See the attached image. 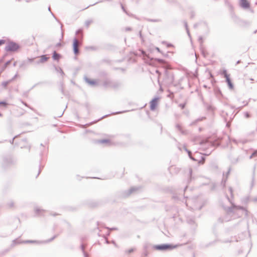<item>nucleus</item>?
<instances>
[{"mask_svg": "<svg viewBox=\"0 0 257 257\" xmlns=\"http://www.w3.org/2000/svg\"><path fill=\"white\" fill-rule=\"evenodd\" d=\"M240 5L241 7L244 9H248L249 8V3L247 0H240Z\"/></svg>", "mask_w": 257, "mask_h": 257, "instance_id": "obj_5", "label": "nucleus"}, {"mask_svg": "<svg viewBox=\"0 0 257 257\" xmlns=\"http://www.w3.org/2000/svg\"><path fill=\"white\" fill-rule=\"evenodd\" d=\"M49 57H48L46 55H42L40 57V62L41 63H44L47 61Z\"/></svg>", "mask_w": 257, "mask_h": 257, "instance_id": "obj_7", "label": "nucleus"}, {"mask_svg": "<svg viewBox=\"0 0 257 257\" xmlns=\"http://www.w3.org/2000/svg\"><path fill=\"white\" fill-rule=\"evenodd\" d=\"M5 41L4 40H0V45H2V44H4L5 43Z\"/></svg>", "mask_w": 257, "mask_h": 257, "instance_id": "obj_11", "label": "nucleus"}, {"mask_svg": "<svg viewBox=\"0 0 257 257\" xmlns=\"http://www.w3.org/2000/svg\"><path fill=\"white\" fill-rule=\"evenodd\" d=\"M61 58V55L57 53L55 51L53 53V58L55 60L58 61Z\"/></svg>", "mask_w": 257, "mask_h": 257, "instance_id": "obj_6", "label": "nucleus"}, {"mask_svg": "<svg viewBox=\"0 0 257 257\" xmlns=\"http://www.w3.org/2000/svg\"><path fill=\"white\" fill-rule=\"evenodd\" d=\"M79 42L77 39H74L73 41V48L75 54H78L79 53L78 50Z\"/></svg>", "mask_w": 257, "mask_h": 257, "instance_id": "obj_4", "label": "nucleus"}, {"mask_svg": "<svg viewBox=\"0 0 257 257\" xmlns=\"http://www.w3.org/2000/svg\"><path fill=\"white\" fill-rule=\"evenodd\" d=\"M6 49L8 51H15L19 49V46L15 43L11 42L8 44Z\"/></svg>", "mask_w": 257, "mask_h": 257, "instance_id": "obj_1", "label": "nucleus"}, {"mask_svg": "<svg viewBox=\"0 0 257 257\" xmlns=\"http://www.w3.org/2000/svg\"><path fill=\"white\" fill-rule=\"evenodd\" d=\"M100 143H109L110 140H102L99 141Z\"/></svg>", "mask_w": 257, "mask_h": 257, "instance_id": "obj_9", "label": "nucleus"}, {"mask_svg": "<svg viewBox=\"0 0 257 257\" xmlns=\"http://www.w3.org/2000/svg\"><path fill=\"white\" fill-rule=\"evenodd\" d=\"M86 81L87 83H88L89 84H90L91 85H95L97 84V82L95 80L87 79Z\"/></svg>", "mask_w": 257, "mask_h": 257, "instance_id": "obj_8", "label": "nucleus"}, {"mask_svg": "<svg viewBox=\"0 0 257 257\" xmlns=\"http://www.w3.org/2000/svg\"><path fill=\"white\" fill-rule=\"evenodd\" d=\"M8 105L7 103L4 101L0 102V106L6 107Z\"/></svg>", "mask_w": 257, "mask_h": 257, "instance_id": "obj_10", "label": "nucleus"}, {"mask_svg": "<svg viewBox=\"0 0 257 257\" xmlns=\"http://www.w3.org/2000/svg\"><path fill=\"white\" fill-rule=\"evenodd\" d=\"M222 74L224 75V77L226 78V80L228 84V87L230 89H232L233 88V85L229 78V75L227 74V71L223 70Z\"/></svg>", "mask_w": 257, "mask_h": 257, "instance_id": "obj_2", "label": "nucleus"}, {"mask_svg": "<svg viewBox=\"0 0 257 257\" xmlns=\"http://www.w3.org/2000/svg\"><path fill=\"white\" fill-rule=\"evenodd\" d=\"M159 98L153 99L150 102V108L152 110H154L158 105Z\"/></svg>", "mask_w": 257, "mask_h": 257, "instance_id": "obj_3", "label": "nucleus"}]
</instances>
